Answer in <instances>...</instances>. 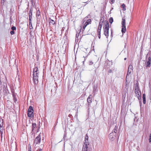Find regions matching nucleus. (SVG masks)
Segmentation results:
<instances>
[{
    "label": "nucleus",
    "mask_w": 151,
    "mask_h": 151,
    "mask_svg": "<svg viewBox=\"0 0 151 151\" xmlns=\"http://www.w3.org/2000/svg\"><path fill=\"white\" fill-rule=\"evenodd\" d=\"M39 70L38 68L36 67L33 69V81L35 84L37 85L38 83Z\"/></svg>",
    "instance_id": "1"
},
{
    "label": "nucleus",
    "mask_w": 151,
    "mask_h": 151,
    "mask_svg": "<svg viewBox=\"0 0 151 151\" xmlns=\"http://www.w3.org/2000/svg\"><path fill=\"white\" fill-rule=\"evenodd\" d=\"M10 33L11 35H13L14 34V31H11Z\"/></svg>",
    "instance_id": "30"
},
{
    "label": "nucleus",
    "mask_w": 151,
    "mask_h": 151,
    "mask_svg": "<svg viewBox=\"0 0 151 151\" xmlns=\"http://www.w3.org/2000/svg\"><path fill=\"white\" fill-rule=\"evenodd\" d=\"M151 61V58L150 56H149L148 58V61Z\"/></svg>",
    "instance_id": "33"
},
{
    "label": "nucleus",
    "mask_w": 151,
    "mask_h": 151,
    "mask_svg": "<svg viewBox=\"0 0 151 151\" xmlns=\"http://www.w3.org/2000/svg\"><path fill=\"white\" fill-rule=\"evenodd\" d=\"M112 72V70L111 69L109 70L108 71V73H110Z\"/></svg>",
    "instance_id": "35"
},
{
    "label": "nucleus",
    "mask_w": 151,
    "mask_h": 151,
    "mask_svg": "<svg viewBox=\"0 0 151 151\" xmlns=\"http://www.w3.org/2000/svg\"><path fill=\"white\" fill-rule=\"evenodd\" d=\"M149 141L150 142H151V133L150 134L149 138Z\"/></svg>",
    "instance_id": "26"
},
{
    "label": "nucleus",
    "mask_w": 151,
    "mask_h": 151,
    "mask_svg": "<svg viewBox=\"0 0 151 151\" xmlns=\"http://www.w3.org/2000/svg\"><path fill=\"white\" fill-rule=\"evenodd\" d=\"M143 103L145 104V99H143Z\"/></svg>",
    "instance_id": "36"
},
{
    "label": "nucleus",
    "mask_w": 151,
    "mask_h": 151,
    "mask_svg": "<svg viewBox=\"0 0 151 151\" xmlns=\"http://www.w3.org/2000/svg\"><path fill=\"white\" fill-rule=\"evenodd\" d=\"M92 96L91 95H90L88 97L87 99V101L88 103L91 104V103L92 102Z\"/></svg>",
    "instance_id": "10"
},
{
    "label": "nucleus",
    "mask_w": 151,
    "mask_h": 151,
    "mask_svg": "<svg viewBox=\"0 0 151 151\" xmlns=\"http://www.w3.org/2000/svg\"><path fill=\"white\" fill-rule=\"evenodd\" d=\"M115 135H116L114 134L113 132H112L109 134V139L111 140H113L114 137H115Z\"/></svg>",
    "instance_id": "11"
},
{
    "label": "nucleus",
    "mask_w": 151,
    "mask_h": 151,
    "mask_svg": "<svg viewBox=\"0 0 151 151\" xmlns=\"http://www.w3.org/2000/svg\"><path fill=\"white\" fill-rule=\"evenodd\" d=\"M142 98L143 99H145V94H143V96H142Z\"/></svg>",
    "instance_id": "31"
},
{
    "label": "nucleus",
    "mask_w": 151,
    "mask_h": 151,
    "mask_svg": "<svg viewBox=\"0 0 151 151\" xmlns=\"http://www.w3.org/2000/svg\"><path fill=\"white\" fill-rule=\"evenodd\" d=\"M126 93H127V92H125H125H124V94H125V95L126 94Z\"/></svg>",
    "instance_id": "43"
},
{
    "label": "nucleus",
    "mask_w": 151,
    "mask_h": 151,
    "mask_svg": "<svg viewBox=\"0 0 151 151\" xmlns=\"http://www.w3.org/2000/svg\"><path fill=\"white\" fill-rule=\"evenodd\" d=\"M41 136L39 134L36 137L35 140V142L36 144L40 143L41 141Z\"/></svg>",
    "instance_id": "7"
},
{
    "label": "nucleus",
    "mask_w": 151,
    "mask_h": 151,
    "mask_svg": "<svg viewBox=\"0 0 151 151\" xmlns=\"http://www.w3.org/2000/svg\"><path fill=\"white\" fill-rule=\"evenodd\" d=\"M11 29L12 30V31H14V30H16V28L14 26H13L11 27Z\"/></svg>",
    "instance_id": "27"
},
{
    "label": "nucleus",
    "mask_w": 151,
    "mask_h": 151,
    "mask_svg": "<svg viewBox=\"0 0 151 151\" xmlns=\"http://www.w3.org/2000/svg\"><path fill=\"white\" fill-rule=\"evenodd\" d=\"M1 124V125H3V119H1L0 120V125Z\"/></svg>",
    "instance_id": "23"
},
{
    "label": "nucleus",
    "mask_w": 151,
    "mask_h": 151,
    "mask_svg": "<svg viewBox=\"0 0 151 151\" xmlns=\"http://www.w3.org/2000/svg\"><path fill=\"white\" fill-rule=\"evenodd\" d=\"M122 32L123 34L125 33L126 31V28L125 26V20L124 19H122Z\"/></svg>",
    "instance_id": "5"
},
{
    "label": "nucleus",
    "mask_w": 151,
    "mask_h": 151,
    "mask_svg": "<svg viewBox=\"0 0 151 151\" xmlns=\"http://www.w3.org/2000/svg\"><path fill=\"white\" fill-rule=\"evenodd\" d=\"M111 1L112 3H113L114 2L115 0H111Z\"/></svg>",
    "instance_id": "38"
},
{
    "label": "nucleus",
    "mask_w": 151,
    "mask_h": 151,
    "mask_svg": "<svg viewBox=\"0 0 151 151\" xmlns=\"http://www.w3.org/2000/svg\"><path fill=\"white\" fill-rule=\"evenodd\" d=\"M88 137L87 135V134H86L85 137V139L84 142V145H89V143L88 141Z\"/></svg>",
    "instance_id": "9"
},
{
    "label": "nucleus",
    "mask_w": 151,
    "mask_h": 151,
    "mask_svg": "<svg viewBox=\"0 0 151 151\" xmlns=\"http://www.w3.org/2000/svg\"><path fill=\"white\" fill-rule=\"evenodd\" d=\"M33 107L31 106H30L27 112V115L29 117L32 118L33 116Z\"/></svg>",
    "instance_id": "4"
},
{
    "label": "nucleus",
    "mask_w": 151,
    "mask_h": 151,
    "mask_svg": "<svg viewBox=\"0 0 151 151\" xmlns=\"http://www.w3.org/2000/svg\"><path fill=\"white\" fill-rule=\"evenodd\" d=\"M5 1V0H1V4H4V3Z\"/></svg>",
    "instance_id": "32"
},
{
    "label": "nucleus",
    "mask_w": 151,
    "mask_h": 151,
    "mask_svg": "<svg viewBox=\"0 0 151 151\" xmlns=\"http://www.w3.org/2000/svg\"><path fill=\"white\" fill-rule=\"evenodd\" d=\"M91 22L92 21L91 19H88L83 24V25L82 27V30L84 31L87 26L89 24H91Z\"/></svg>",
    "instance_id": "6"
},
{
    "label": "nucleus",
    "mask_w": 151,
    "mask_h": 151,
    "mask_svg": "<svg viewBox=\"0 0 151 151\" xmlns=\"http://www.w3.org/2000/svg\"><path fill=\"white\" fill-rule=\"evenodd\" d=\"M13 99L14 101L15 102H16V101H17V99L16 98V96L14 94H13Z\"/></svg>",
    "instance_id": "17"
},
{
    "label": "nucleus",
    "mask_w": 151,
    "mask_h": 151,
    "mask_svg": "<svg viewBox=\"0 0 151 151\" xmlns=\"http://www.w3.org/2000/svg\"><path fill=\"white\" fill-rule=\"evenodd\" d=\"M4 130V129H3V128H0V132L1 133V134H2Z\"/></svg>",
    "instance_id": "20"
},
{
    "label": "nucleus",
    "mask_w": 151,
    "mask_h": 151,
    "mask_svg": "<svg viewBox=\"0 0 151 151\" xmlns=\"http://www.w3.org/2000/svg\"><path fill=\"white\" fill-rule=\"evenodd\" d=\"M3 125H1V124L0 125V128H2L3 127Z\"/></svg>",
    "instance_id": "39"
},
{
    "label": "nucleus",
    "mask_w": 151,
    "mask_h": 151,
    "mask_svg": "<svg viewBox=\"0 0 151 151\" xmlns=\"http://www.w3.org/2000/svg\"><path fill=\"white\" fill-rule=\"evenodd\" d=\"M121 6L123 8V10L125 11L126 10L125 5L124 4H122L121 5Z\"/></svg>",
    "instance_id": "18"
},
{
    "label": "nucleus",
    "mask_w": 151,
    "mask_h": 151,
    "mask_svg": "<svg viewBox=\"0 0 151 151\" xmlns=\"http://www.w3.org/2000/svg\"><path fill=\"white\" fill-rule=\"evenodd\" d=\"M32 11L31 10H30L29 11V19L30 20V19H32Z\"/></svg>",
    "instance_id": "14"
},
{
    "label": "nucleus",
    "mask_w": 151,
    "mask_h": 151,
    "mask_svg": "<svg viewBox=\"0 0 151 151\" xmlns=\"http://www.w3.org/2000/svg\"><path fill=\"white\" fill-rule=\"evenodd\" d=\"M94 63L92 61H89V65H93Z\"/></svg>",
    "instance_id": "28"
},
{
    "label": "nucleus",
    "mask_w": 151,
    "mask_h": 151,
    "mask_svg": "<svg viewBox=\"0 0 151 151\" xmlns=\"http://www.w3.org/2000/svg\"><path fill=\"white\" fill-rule=\"evenodd\" d=\"M103 22H101V21L99 23V25L98 26V29H101L102 28V24Z\"/></svg>",
    "instance_id": "16"
},
{
    "label": "nucleus",
    "mask_w": 151,
    "mask_h": 151,
    "mask_svg": "<svg viewBox=\"0 0 151 151\" xmlns=\"http://www.w3.org/2000/svg\"><path fill=\"white\" fill-rule=\"evenodd\" d=\"M148 55V54H147L146 57H147Z\"/></svg>",
    "instance_id": "44"
},
{
    "label": "nucleus",
    "mask_w": 151,
    "mask_h": 151,
    "mask_svg": "<svg viewBox=\"0 0 151 151\" xmlns=\"http://www.w3.org/2000/svg\"><path fill=\"white\" fill-rule=\"evenodd\" d=\"M29 24H31V19H30V20L29 19Z\"/></svg>",
    "instance_id": "34"
},
{
    "label": "nucleus",
    "mask_w": 151,
    "mask_h": 151,
    "mask_svg": "<svg viewBox=\"0 0 151 151\" xmlns=\"http://www.w3.org/2000/svg\"><path fill=\"white\" fill-rule=\"evenodd\" d=\"M83 145L82 151H87V149L88 148V145Z\"/></svg>",
    "instance_id": "12"
},
{
    "label": "nucleus",
    "mask_w": 151,
    "mask_h": 151,
    "mask_svg": "<svg viewBox=\"0 0 151 151\" xmlns=\"http://www.w3.org/2000/svg\"><path fill=\"white\" fill-rule=\"evenodd\" d=\"M151 64V61H148L147 62V67H150V66Z\"/></svg>",
    "instance_id": "22"
},
{
    "label": "nucleus",
    "mask_w": 151,
    "mask_h": 151,
    "mask_svg": "<svg viewBox=\"0 0 151 151\" xmlns=\"http://www.w3.org/2000/svg\"><path fill=\"white\" fill-rule=\"evenodd\" d=\"M28 151H31V146L30 145L28 146Z\"/></svg>",
    "instance_id": "29"
},
{
    "label": "nucleus",
    "mask_w": 151,
    "mask_h": 151,
    "mask_svg": "<svg viewBox=\"0 0 151 151\" xmlns=\"http://www.w3.org/2000/svg\"><path fill=\"white\" fill-rule=\"evenodd\" d=\"M50 23H51L52 24H55V22L53 20L51 19L50 21Z\"/></svg>",
    "instance_id": "24"
},
{
    "label": "nucleus",
    "mask_w": 151,
    "mask_h": 151,
    "mask_svg": "<svg viewBox=\"0 0 151 151\" xmlns=\"http://www.w3.org/2000/svg\"><path fill=\"white\" fill-rule=\"evenodd\" d=\"M36 14L38 16H40V11L39 10H38L37 12L36 13Z\"/></svg>",
    "instance_id": "21"
},
{
    "label": "nucleus",
    "mask_w": 151,
    "mask_h": 151,
    "mask_svg": "<svg viewBox=\"0 0 151 151\" xmlns=\"http://www.w3.org/2000/svg\"><path fill=\"white\" fill-rule=\"evenodd\" d=\"M104 23L105 24V26L103 27L104 34L106 36V38L108 39L109 36V23L107 21H105Z\"/></svg>",
    "instance_id": "2"
},
{
    "label": "nucleus",
    "mask_w": 151,
    "mask_h": 151,
    "mask_svg": "<svg viewBox=\"0 0 151 151\" xmlns=\"http://www.w3.org/2000/svg\"><path fill=\"white\" fill-rule=\"evenodd\" d=\"M132 70H133V66H132V65H129V67H128V71H127V76L128 75H129V74H130V73H131L132 71Z\"/></svg>",
    "instance_id": "8"
},
{
    "label": "nucleus",
    "mask_w": 151,
    "mask_h": 151,
    "mask_svg": "<svg viewBox=\"0 0 151 151\" xmlns=\"http://www.w3.org/2000/svg\"><path fill=\"white\" fill-rule=\"evenodd\" d=\"M134 87L135 96L137 97L139 99L141 97V92L139 86V83L138 82H137L134 84Z\"/></svg>",
    "instance_id": "3"
},
{
    "label": "nucleus",
    "mask_w": 151,
    "mask_h": 151,
    "mask_svg": "<svg viewBox=\"0 0 151 151\" xmlns=\"http://www.w3.org/2000/svg\"><path fill=\"white\" fill-rule=\"evenodd\" d=\"M99 38L100 39L101 38V34H98Z\"/></svg>",
    "instance_id": "37"
},
{
    "label": "nucleus",
    "mask_w": 151,
    "mask_h": 151,
    "mask_svg": "<svg viewBox=\"0 0 151 151\" xmlns=\"http://www.w3.org/2000/svg\"><path fill=\"white\" fill-rule=\"evenodd\" d=\"M76 37H78V36H79V34H76Z\"/></svg>",
    "instance_id": "41"
},
{
    "label": "nucleus",
    "mask_w": 151,
    "mask_h": 151,
    "mask_svg": "<svg viewBox=\"0 0 151 151\" xmlns=\"http://www.w3.org/2000/svg\"><path fill=\"white\" fill-rule=\"evenodd\" d=\"M109 22L111 24L113 22V18L112 17H111L109 19Z\"/></svg>",
    "instance_id": "19"
},
{
    "label": "nucleus",
    "mask_w": 151,
    "mask_h": 151,
    "mask_svg": "<svg viewBox=\"0 0 151 151\" xmlns=\"http://www.w3.org/2000/svg\"><path fill=\"white\" fill-rule=\"evenodd\" d=\"M117 128L116 127V126H115L113 131H112V132H113V133H114V134H116V133L117 132Z\"/></svg>",
    "instance_id": "15"
},
{
    "label": "nucleus",
    "mask_w": 151,
    "mask_h": 151,
    "mask_svg": "<svg viewBox=\"0 0 151 151\" xmlns=\"http://www.w3.org/2000/svg\"><path fill=\"white\" fill-rule=\"evenodd\" d=\"M101 29H98L97 30L98 34H101Z\"/></svg>",
    "instance_id": "25"
},
{
    "label": "nucleus",
    "mask_w": 151,
    "mask_h": 151,
    "mask_svg": "<svg viewBox=\"0 0 151 151\" xmlns=\"http://www.w3.org/2000/svg\"><path fill=\"white\" fill-rule=\"evenodd\" d=\"M36 127V124L35 123H33L32 124V132H34Z\"/></svg>",
    "instance_id": "13"
},
{
    "label": "nucleus",
    "mask_w": 151,
    "mask_h": 151,
    "mask_svg": "<svg viewBox=\"0 0 151 151\" xmlns=\"http://www.w3.org/2000/svg\"><path fill=\"white\" fill-rule=\"evenodd\" d=\"M124 60H126V59H127V58H124Z\"/></svg>",
    "instance_id": "42"
},
{
    "label": "nucleus",
    "mask_w": 151,
    "mask_h": 151,
    "mask_svg": "<svg viewBox=\"0 0 151 151\" xmlns=\"http://www.w3.org/2000/svg\"><path fill=\"white\" fill-rule=\"evenodd\" d=\"M42 149H40L39 150H38L37 151H42Z\"/></svg>",
    "instance_id": "40"
}]
</instances>
